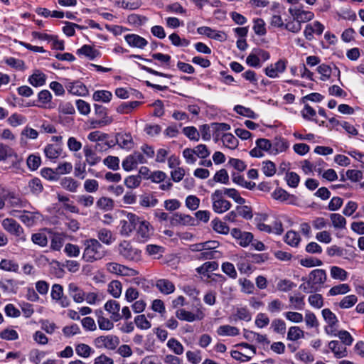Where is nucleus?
I'll use <instances>...</instances> for the list:
<instances>
[{
    "mask_svg": "<svg viewBox=\"0 0 364 364\" xmlns=\"http://www.w3.org/2000/svg\"><path fill=\"white\" fill-rule=\"evenodd\" d=\"M330 218L332 222V225L335 228L343 229L346 227V218L338 213H331Z\"/></svg>",
    "mask_w": 364,
    "mask_h": 364,
    "instance_id": "58836bf2",
    "label": "nucleus"
},
{
    "mask_svg": "<svg viewBox=\"0 0 364 364\" xmlns=\"http://www.w3.org/2000/svg\"><path fill=\"white\" fill-rule=\"evenodd\" d=\"M322 316L330 327L335 326L338 323L337 317L329 309H323Z\"/></svg>",
    "mask_w": 364,
    "mask_h": 364,
    "instance_id": "49530a36",
    "label": "nucleus"
},
{
    "mask_svg": "<svg viewBox=\"0 0 364 364\" xmlns=\"http://www.w3.org/2000/svg\"><path fill=\"white\" fill-rule=\"evenodd\" d=\"M64 252L68 257H77L80 255V250L77 245L67 243L65 246Z\"/></svg>",
    "mask_w": 364,
    "mask_h": 364,
    "instance_id": "13d9d810",
    "label": "nucleus"
},
{
    "mask_svg": "<svg viewBox=\"0 0 364 364\" xmlns=\"http://www.w3.org/2000/svg\"><path fill=\"white\" fill-rule=\"evenodd\" d=\"M0 338L6 341H15L18 338V334L16 330L7 328L0 332Z\"/></svg>",
    "mask_w": 364,
    "mask_h": 364,
    "instance_id": "3c124183",
    "label": "nucleus"
},
{
    "mask_svg": "<svg viewBox=\"0 0 364 364\" xmlns=\"http://www.w3.org/2000/svg\"><path fill=\"white\" fill-rule=\"evenodd\" d=\"M112 97V92L107 90L95 91L92 96V98L95 101H101L105 103L110 102Z\"/></svg>",
    "mask_w": 364,
    "mask_h": 364,
    "instance_id": "ea45409f",
    "label": "nucleus"
},
{
    "mask_svg": "<svg viewBox=\"0 0 364 364\" xmlns=\"http://www.w3.org/2000/svg\"><path fill=\"white\" fill-rule=\"evenodd\" d=\"M350 291V286L348 284H340L338 285L333 286L328 291V295L336 296L343 295L348 293Z\"/></svg>",
    "mask_w": 364,
    "mask_h": 364,
    "instance_id": "e433bc0d",
    "label": "nucleus"
},
{
    "mask_svg": "<svg viewBox=\"0 0 364 364\" xmlns=\"http://www.w3.org/2000/svg\"><path fill=\"white\" fill-rule=\"evenodd\" d=\"M116 143L124 149H131L133 147L134 141L131 134L127 133H117L115 136Z\"/></svg>",
    "mask_w": 364,
    "mask_h": 364,
    "instance_id": "a211bd4d",
    "label": "nucleus"
},
{
    "mask_svg": "<svg viewBox=\"0 0 364 364\" xmlns=\"http://www.w3.org/2000/svg\"><path fill=\"white\" fill-rule=\"evenodd\" d=\"M77 54L85 55L90 60H93L98 56L99 52L91 46L84 45L77 50Z\"/></svg>",
    "mask_w": 364,
    "mask_h": 364,
    "instance_id": "7c9ffc66",
    "label": "nucleus"
},
{
    "mask_svg": "<svg viewBox=\"0 0 364 364\" xmlns=\"http://www.w3.org/2000/svg\"><path fill=\"white\" fill-rule=\"evenodd\" d=\"M326 279L327 276L324 269H314L309 274L306 282L301 284L300 288L306 292H312L316 289L317 286L324 284Z\"/></svg>",
    "mask_w": 364,
    "mask_h": 364,
    "instance_id": "f03ea898",
    "label": "nucleus"
},
{
    "mask_svg": "<svg viewBox=\"0 0 364 364\" xmlns=\"http://www.w3.org/2000/svg\"><path fill=\"white\" fill-rule=\"evenodd\" d=\"M218 268V264L216 262H206L196 268V272L200 274L205 275L208 272L216 270Z\"/></svg>",
    "mask_w": 364,
    "mask_h": 364,
    "instance_id": "c03bdc74",
    "label": "nucleus"
},
{
    "mask_svg": "<svg viewBox=\"0 0 364 364\" xmlns=\"http://www.w3.org/2000/svg\"><path fill=\"white\" fill-rule=\"evenodd\" d=\"M253 30L258 36H264L266 34L267 31L265 28V23L262 18H256L254 20Z\"/></svg>",
    "mask_w": 364,
    "mask_h": 364,
    "instance_id": "052dcab7",
    "label": "nucleus"
},
{
    "mask_svg": "<svg viewBox=\"0 0 364 364\" xmlns=\"http://www.w3.org/2000/svg\"><path fill=\"white\" fill-rule=\"evenodd\" d=\"M105 309L111 314L110 318L113 321H118L122 318V315L119 314L120 305L118 301L115 300L107 301L105 304Z\"/></svg>",
    "mask_w": 364,
    "mask_h": 364,
    "instance_id": "dca6fc26",
    "label": "nucleus"
},
{
    "mask_svg": "<svg viewBox=\"0 0 364 364\" xmlns=\"http://www.w3.org/2000/svg\"><path fill=\"white\" fill-rule=\"evenodd\" d=\"M2 227L4 229L11 235L18 237L21 242H26V235L24 233L23 228L21 225L13 218H6L2 221Z\"/></svg>",
    "mask_w": 364,
    "mask_h": 364,
    "instance_id": "20e7f679",
    "label": "nucleus"
},
{
    "mask_svg": "<svg viewBox=\"0 0 364 364\" xmlns=\"http://www.w3.org/2000/svg\"><path fill=\"white\" fill-rule=\"evenodd\" d=\"M358 301L355 295L351 294L344 296L339 303L341 309H348L354 306Z\"/></svg>",
    "mask_w": 364,
    "mask_h": 364,
    "instance_id": "8fccbe9b",
    "label": "nucleus"
},
{
    "mask_svg": "<svg viewBox=\"0 0 364 364\" xmlns=\"http://www.w3.org/2000/svg\"><path fill=\"white\" fill-rule=\"evenodd\" d=\"M141 104L139 101L123 102L117 108V112L120 114H127Z\"/></svg>",
    "mask_w": 364,
    "mask_h": 364,
    "instance_id": "c9c22d12",
    "label": "nucleus"
},
{
    "mask_svg": "<svg viewBox=\"0 0 364 364\" xmlns=\"http://www.w3.org/2000/svg\"><path fill=\"white\" fill-rule=\"evenodd\" d=\"M300 241V235L298 232L293 230L288 231L284 236V242L287 245L294 247H297L299 245Z\"/></svg>",
    "mask_w": 364,
    "mask_h": 364,
    "instance_id": "cd10ccee",
    "label": "nucleus"
},
{
    "mask_svg": "<svg viewBox=\"0 0 364 364\" xmlns=\"http://www.w3.org/2000/svg\"><path fill=\"white\" fill-rule=\"evenodd\" d=\"M272 147L271 154L277 155L279 153L285 151L288 149L289 144L284 139L275 137L272 141Z\"/></svg>",
    "mask_w": 364,
    "mask_h": 364,
    "instance_id": "6ab92c4d",
    "label": "nucleus"
},
{
    "mask_svg": "<svg viewBox=\"0 0 364 364\" xmlns=\"http://www.w3.org/2000/svg\"><path fill=\"white\" fill-rule=\"evenodd\" d=\"M222 271L227 274L230 278L235 279L237 277V271L235 268V266L229 262H225L222 264L221 266Z\"/></svg>",
    "mask_w": 364,
    "mask_h": 364,
    "instance_id": "09e8293b",
    "label": "nucleus"
},
{
    "mask_svg": "<svg viewBox=\"0 0 364 364\" xmlns=\"http://www.w3.org/2000/svg\"><path fill=\"white\" fill-rule=\"evenodd\" d=\"M158 203V200L151 196L144 195L140 198L139 203L145 208L154 207Z\"/></svg>",
    "mask_w": 364,
    "mask_h": 364,
    "instance_id": "0e129e2a",
    "label": "nucleus"
},
{
    "mask_svg": "<svg viewBox=\"0 0 364 364\" xmlns=\"http://www.w3.org/2000/svg\"><path fill=\"white\" fill-rule=\"evenodd\" d=\"M213 210L218 214H222L231 208L230 201L224 199L220 190H215L211 195Z\"/></svg>",
    "mask_w": 364,
    "mask_h": 364,
    "instance_id": "39448f33",
    "label": "nucleus"
},
{
    "mask_svg": "<svg viewBox=\"0 0 364 364\" xmlns=\"http://www.w3.org/2000/svg\"><path fill=\"white\" fill-rule=\"evenodd\" d=\"M186 358L191 364H198L202 360L201 352L198 350L195 351L188 350L186 352Z\"/></svg>",
    "mask_w": 364,
    "mask_h": 364,
    "instance_id": "774afa93",
    "label": "nucleus"
},
{
    "mask_svg": "<svg viewBox=\"0 0 364 364\" xmlns=\"http://www.w3.org/2000/svg\"><path fill=\"white\" fill-rule=\"evenodd\" d=\"M62 149L58 145L48 144L44 149V153L50 159H55L61 154Z\"/></svg>",
    "mask_w": 364,
    "mask_h": 364,
    "instance_id": "bb28decb",
    "label": "nucleus"
},
{
    "mask_svg": "<svg viewBox=\"0 0 364 364\" xmlns=\"http://www.w3.org/2000/svg\"><path fill=\"white\" fill-rule=\"evenodd\" d=\"M75 352L77 355L86 358L90 356L93 350L87 344L80 343L75 346Z\"/></svg>",
    "mask_w": 364,
    "mask_h": 364,
    "instance_id": "79ce46f5",
    "label": "nucleus"
},
{
    "mask_svg": "<svg viewBox=\"0 0 364 364\" xmlns=\"http://www.w3.org/2000/svg\"><path fill=\"white\" fill-rule=\"evenodd\" d=\"M137 232L138 238L141 241H146L152 235V228L150 223L144 220H141L139 217V223H136V228L135 229Z\"/></svg>",
    "mask_w": 364,
    "mask_h": 364,
    "instance_id": "ddd939ff",
    "label": "nucleus"
},
{
    "mask_svg": "<svg viewBox=\"0 0 364 364\" xmlns=\"http://www.w3.org/2000/svg\"><path fill=\"white\" fill-rule=\"evenodd\" d=\"M240 333L239 329L237 327L232 326L230 325H223L218 327L217 329V333L219 336H235L238 335Z\"/></svg>",
    "mask_w": 364,
    "mask_h": 364,
    "instance_id": "c756f323",
    "label": "nucleus"
},
{
    "mask_svg": "<svg viewBox=\"0 0 364 364\" xmlns=\"http://www.w3.org/2000/svg\"><path fill=\"white\" fill-rule=\"evenodd\" d=\"M64 239L60 234H54L50 242V248L54 251H59L63 247Z\"/></svg>",
    "mask_w": 364,
    "mask_h": 364,
    "instance_id": "680f3d73",
    "label": "nucleus"
},
{
    "mask_svg": "<svg viewBox=\"0 0 364 364\" xmlns=\"http://www.w3.org/2000/svg\"><path fill=\"white\" fill-rule=\"evenodd\" d=\"M330 274L333 279L341 281H345L348 277V272L345 269L337 266H333L331 267Z\"/></svg>",
    "mask_w": 364,
    "mask_h": 364,
    "instance_id": "72a5a7b5",
    "label": "nucleus"
},
{
    "mask_svg": "<svg viewBox=\"0 0 364 364\" xmlns=\"http://www.w3.org/2000/svg\"><path fill=\"white\" fill-rule=\"evenodd\" d=\"M68 91L75 95L85 96L88 94L87 87L80 81L69 82L65 85Z\"/></svg>",
    "mask_w": 364,
    "mask_h": 364,
    "instance_id": "2eb2a0df",
    "label": "nucleus"
},
{
    "mask_svg": "<svg viewBox=\"0 0 364 364\" xmlns=\"http://www.w3.org/2000/svg\"><path fill=\"white\" fill-rule=\"evenodd\" d=\"M183 133L191 140L198 141L200 134L194 127H186L183 129Z\"/></svg>",
    "mask_w": 364,
    "mask_h": 364,
    "instance_id": "69168bd1",
    "label": "nucleus"
},
{
    "mask_svg": "<svg viewBox=\"0 0 364 364\" xmlns=\"http://www.w3.org/2000/svg\"><path fill=\"white\" fill-rule=\"evenodd\" d=\"M169 39L172 44L178 47H186L189 45L190 42L186 38H181L177 33H172L169 36Z\"/></svg>",
    "mask_w": 364,
    "mask_h": 364,
    "instance_id": "e2e57ef3",
    "label": "nucleus"
},
{
    "mask_svg": "<svg viewBox=\"0 0 364 364\" xmlns=\"http://www.w3.org/2000/svg\"><path fill=\"white\" fill-rule=\"evenodd\" d=\"M119 338L117 336H100L95 338L93 343L97 348L114 350L119 344Z\"/></svg>",
    "mask_w": 364,
    "mask_h": 364,
    "instance_id": "0eeeda50",
    "label": "nucleus"
},
{
    "mask_svg": "<svg viewBox=\"0 0 364 364\" xmlns=\"http://www.w3.org/2000/svg\"><path fill=\"white\" fill-rule=\"evenodd\" d=\"M103 163L109 168L114 171L119 168V159L117 156H108L103 160Z\"/></svg>",
    "mask_w": 364,
    "mask_h": 364,
    "instance_id": "6e6d98bb",
    "label": "nucleus"
},
{
    "mask_svg": "<svg viewBox=\"0 0 364 364\" xmlns=\"http://www.w3.org/2000/svg\"><path fill=\"white\" fill-rule=\"evenodd\" d=\"M97 239L99 242H102L106 245H112L115 240V237L113 235L111 230L106 228H102L97 231Z\"/></svg>",
    "mask_w": 364,
    "mask_h": 364,
    "instance_id": "412c9836",
    "label": "nucleus"
},
{
    "mask_svg": "<svg viewBox=\"0 0 364 364\" xmlns=\"http://www.w3.org/2000/svg\"><path fill=\"white\" fill-rule=\"evenodd\" d=\"M211 223L213 230L218 233L228 234L230 230L229 227L218 218L213 220Z\"/></svg>",
    "mask_w": 364,
    "mask_h": 364,
    "instance_id": "de8ad7c7",
    "label": "nucleus"
},
{
    "mask_svg": "<svg viewBox=\"0 0 364 364\" xmlns=\"http://www.w3.org/2000/svg\"><path fill=\"white\" fill-rule=\"evenodd\" d=\"M28 186L30 189V191L33 194L36 196L40 194L43 190L42 183L41 180L38 178H34L29 181Z\"/></svg>",
    "mask_w": 364,
    "mask_h": 364,
    "instance_id": "a19ab883",
    "label": "nucleus"
},
{
    "mask_svg": "<svg viewBox=\"0 0 364 364\" xmlns=\"http://www.w3.org/2000/svg\"><path fill=\"white\" fill-rule=\"evenodd\" d=\"M108 291L114 298H119L122 294V284L117 280L112 281L108 285Z\"/></svg>",
    "mask_w": 364,
    "mask_h": 364,
    "instance_id": "a18cd8bd",
    "label": "nucleus"
},
{
    "mask_svg": "<svg viewBox=\"0 0 364 364\" xmlns=\"http://www.w3.org/2000/svg\"><path fill=\"white\" fill-rule=\"evenodd\" d=\"M83 152L85 157V161L90 166H95L100 161V157L98 156L95 151L89 146H84Z\"/></svg>",
    "mask_w": 364,
    "mask_h": 364,
    "instance_id": "b1692460",
    "label": "nucleus"
},
{
    "mask_svg": "<svg viewBox=\"0 0 364 364\" xmlns=\"http://www.w3.org/2000/svg\"><path fill=\"white\" fill-rule=\"evenodd\" d=\"M141 178L139 175L129 176L124 179V184L128 188H136L141 184Z\"/></svg>",
    "mask_w": 364,
    "mask_h": 364,
    "instance_id": "603ef678",
    "label": "nucleus"
},
{
    "mask_svg": "<svg viewBox=\"0 0 364 364\" xmlns=\"http://www.w3.org/2000/svg\"><path fill=\"white\" fill-rule=\"evenodd\" d=\"M220 191L223 196L225 195L228 196L240 205H243L245 203V200L240 196L239 192L235 188H225L220 190Z\"/></svg>",
    "mask_w": 364,
    "mask_h": 364,
    "instance_id": "a878e982",
    "label": "nucleus"
},
{
    "mask_svg": "<svg viewBox=\"0 0 364 364\" xmlns=\"http://www.w3.org/2000/svg\"><path fill=\"white\" fill-rule=\"evenodd\" d=\"M18 212V210H14L11 214L13 216L18 217L16 213ZM18 218L26 226L31 227L35 225L38 222L41 221L43 220V215L38 211L31 212L23 210L22 214L18 215Z\"/></svg>",
    "mask_w": 364,
    "mask_h": 364,
    "instance_id": "423d86ee",
    "label": "nucleus"
},
{
    "mask_svg": "<svg viewBox=\"0 0 364 364\" xmlns=\"http://www.w3.org/2000/svg\"><path fill=\"white\" fill-rule=\"evenodd\" d=\"M194 222L195 219L193 217L181 213H174L170 218V223L172 226L192 225Z\"/></svg>",
    "mask_w": 364,
    "mask_h": 364,
    "instance_id": "4468645a",
    "label": "nucleus"
},
{
    "mask_svg": "<svg viewBox=\"0 0 364 364\" xmlns=\"http://www.w3.org/2000/svg\"><path fill=\"white\" fill-rule=\"evenodd\" d=\"M287 65V60L286 59H280L275 63L267 66L264 69V73L271 78L277 77L279 73H282L285 71Z\"/></svg>",
    "mask_w": 364,
    "mask_h": 364,
    "instance_id": "9b49d317",
    "label": "nucleus"
},
{
    "mask_svg": "<svg viewBox=\"0 0 364 364\" xmlns=\"http://www.w3.org/2000/svg\"><path fill=\"white\" fill-rule=\"evenodd\" d=\"M126 42L132 47L143 49L148 44L147 41L136 34H127L124 36Z\"/></svg>",
    "mask_w": 364,
    "mask_h": 364,
    "instance_id": "f3484780",
    "label": "nucleus"
},
{
    "mask_svg": "<svg viewBox=\"0 0 364 364\" xmlns=\"http://www.w3.org/2000/svg\"><path fill=\"white\" fill-rule=\"evenodd\" d=\"M134 323L139 328L142 330H147L151 326V323L146 319L144 314L136 316Z\"/></svg>",
    "mask_w": 364,
    "mask_h": 364,
    "instance_id": "bf43d9fd",
    "label": "nucleus"
},
{
    "mask_svg": "<svg viewBox=\"0 0 364 364\" xmlns=\"http://www.w3.org/2000/svg\"><path fill=\"white\" fill-rule=\"evenodd\" d=\"M304 337V332L299 326H291L287 333V339L295 341Z\"/></svg>",
    "mask_w": 364,
    "mask_h": 364,
    "instance_id": "4c0bfd02",
    "label": "nucleus"
},
{
    "mask_svg": "<svg viewBox=\"0 0 364 364\" xmlns=\"http://www.w3.org/2000/svg\"><path fill=\"white\" fill-rule=\"evenodd\" d=\"M82 259L86 262L92 263L104 258L107 255L103 245L95 238H88L82 240Z\"/></svg>",
    "mask_w": 364,
    "mask_h": 364,
    "instance_id": "f257e3e1",
    "label": "nucleus"
},
{
    "mask_svg": "<svg viewBox=\"0 0 364 364\" xmlns=\"http://www.w3.org/2000/svg\"><path fill=\"white\" fill-rule=\"evenodd\" d=\"M31 240L34 244L38 245L42 247H46L48 242L46 235L42 232L33 234L31 236Z\"/></svg>",
    "mask_w": 364,
    "mask_h": 364,
    "instance_id": "4d7b16f0",
    "label": "nucleus"
},
{
    "mask_svg": "<svg viewBox=\"0 0 364 364\" xmlns=\"http://www.w3.org/2000/svg\"><path fill=\"white\" fill-rule=\"evenodd\" d=\"M328 347L338 358H343L347 355L346 346L338 341H331L328 343Z\"/></svg>",
    "mask_w": 364,
    "mask_h": 364,
    "instance_id": "4be33fe9",
    "label": "nucleus"
},
{
    "mask_svg": "<svg viewBox=\"0 0 364 364\" xmlns=\"http://www.w3.org/2000/svg\"><path fill=\"white\" fill-rule=\"evenodd\" d=\"M221 140L223 145L228 149H235L238 146L237 139L230 133L224 134L221 137Z\"/></svg>",
    "mask_w": 364,
    "mask_h": 364,
    "instance_id": "c85d7f7f",
    "label": "nucleus"
},
{
    "mask_svg": "<svg viewBox=\"0 0 364 364\" xmlns=\"http://www.w3.org/2000/svg\"><path fill=\"white\" fill-rule=\"evenodd\" d=\"M176 317L182 321H186L188 322H192L196 320L197 316L191 311H188L183 309H181L176 311Z\"/></svg>",
    "mask_w": 364,
    "mask_h": 364,
    "instance_id": "37998d69",
    "label": "nucleus"
},
{
    "mask_svg": "<svg viewBox=\"0 0 364 364\" xmlns=\"http://www.w3.org/2000/svg\"><path fill=\"white\" fill-rule=\"evenodd\" d=\"M289 14L293 16L294 21L299 23L308 22L312 20L314 17L313 12L309 11H304L301 9L290 8L289 9Z\"/></svg>",
    "mask_w": 364,
    "mask_h": 364,
    "instance_id": "f8f14e48",
    "label": "nucleus"
},
{
    "mask_svg": "<svg viewBox=\"0 0 364 364\" xmlns=\"http://www.w3.org/2000/svg\"><path fill=\"white\" fill-rule=\"evenodd\" d=\"M70 296L73 297L74 301L80 303L84 300V293L75 284H70L68 286Z\"/></svg>",
    "mask_w": 364,
    "mask_h": 364,
    "instance_id": "2f4dec72",
    "label": "nucleus"
},
{
    "mask_svg": "<svg viewBox=\"0 0 364 364\" xmlns=\"http://www.w3.org/2000/svg\"><path fill=\"white\" fill-rule=\"evenodd\" d=\"M46 80V75L39 71L35 72L30 76L28 81L34 87H40L45 84Z\"/></svg>",
    "mask_w": 364,
    "mask_h": 364,
    "instance_id": "473e14b6",
    "label": "nucleus"
},
{
    "mask_svg": "<svg viewBox=\"0 0 364 364\" xmlns=\"http://www.w3.org/2000/svg\"><path fill=\"white\" fill-rule=\"evenodd\" d=\"M4 199L14 208H25L27 205V201L22 200L14 192H8L4 196Z\"/></svg>",
    "mask_w": 364,
    "mask_h": 364,
    "instance_id": "aec40b11",
    "label": "nucleus"
},
{
    "mask_svg": "<svg viewBox=\"0 0 364 364\" xmlns=\"http://www.w3.org/2000/svg\"><path fill=\"white\" fill-rule=\"evenodd\" d=\"M107 270L112 274L121 276L133 277L138 274V272L117 262H109L106 264Z\"/></svg>",
    "mask_w": 364,
    "mask_h": 364,
    "instance_id": "1a4fd4ad",
    "label": "nucleus"
},
{
    "mask_svg": "<svg viewBox=\"0 0 364 364\" xmlns=\"http://www.w3.org/2000/svg\"><path fill=\"white\" fill-rule=\"evenodd\" d=\"M146 158L141 152L134 151L123 160L122 166L126 171H130L136 168L138 164H146Z\"/></svg>",
    "mask_w": 364,
    "mask_h": 364,
    "instance_id": "6e6552de",
    "label": "nucleus"
},
{
    "mask_svg": "<svg viewBox=\"0 0 364 364\" xmlns=\"http://www.w3.org/2000/svg\"><path fill=\"white\" fill-rule=\"evenodd\" d=\"M157 289L164 294H169L174 291L175 286L171 281L166 279H161L156 281Z\"/></svg>",
    "mask_w": 364,
    "mask_h": 364,
    "instance_id": "5701e85b",
    "label": "nucleus"
},
{
    "mask_svg": "<svg viewBox=\"0 0 364 364\" xmlns=\"http://www.w3.org/2000/svg\"><path fill=\"white\" fill-rule=\"evenodd\" d=\"M271 327L273 331L279 334H284L286 331V323L280 318H275L272 321Z\"/></svg>",
    "mask_w": 364,
    "mask_h": 364,
    "instance_id": "864d4df0",
    "label": "nucleus"
},
{
    "mask_svg": "<svg viewBox=\"0 0 364 364\" xmlns=\"http://www.w3.org/2000/svg\"><path fill=\"white\" fill-rule=\"evenodd\" d=\"M167 347L173 351L176 355H182L184 351L183 345L176 338H170L167 343Z\"/></svg>",
    "mask_w": 364,
    "mask_h": 364,
    "instance_id": "f704fd0d",
    "label": "nucleus"
},
{
    "mask_svg": "<svg viewBox=\"0 0 364 364\" xmlns=\"http://www.w3.org/2000/svg\"><path fill=\"white\" fill-rule=\"evenodd\" d=\"M234 110L237 114L248 118L256 119L257 117V115L251 109L245 107L242 105H236Z\"/></svg>",
    "mask_w": 364,
    "mask_h": 364,
    "instance_id": "5fc2aeb1",
    "label": "nucleus"
},
{
    "mask_svg": "<svg viewBox=\"0 0 364 364\" xmlns=\"http://www.w3.org/2000/svg\"><path fill=\"white\" fill-rule=\"evenodd\" d=\"M119 254L129 261H139L141 259V251L134 247L129 242L124 240L119 245Z\"/></svg>",
    "mask_w": 364,
    "mask_h": 364,
    "instance_id": "7ed1b4c3",
    "label": "nucleus"
},
{
    "mask_svg": "<svg viewBox=\"0 0 364 364\" xmlns=\"http://www.w3.org/2000/svg\"><path fill=\"white\" fill-rule=\"evenodd\" d=\"M139 223V217L133 213H129L126 219L120 221V233L122 235L128 236L136 228V223Z\"/></svg>",
    "mask_w": 364,
    "mask_h": 364,
    "instance_id": "9d476101",
    "label": "nucleus"
},
{
    "mask_svg": "<svg viewBox=\"0 0 364 364\" xmlns=\"http://www.w3.org/2000/svg\"><path fill=\"white\" fill-rule=\"evenodd\" d=\"M60 184L62 188L72 193H75L80 186V183L72 177L63 178Z\"/></svg>",
    "mask_w": 364,
    "mask_h": 364,
    "instance_id": "393cba45",
    "label": "nucleus"
},
{
    "mask_svg": "<svg viewBox=\"0 0 364 364\" xmlns=\"http://www.w3.org/2000/svg\"><path fill=\"white\" fill-rule=\"evenodd\" d=\"M262 171L264 174L268 177L274 176L276 173V166L274 163L271 161H264Z\"/></svg>",
    "mask_w": 364,
    "mask_h": 364,
    "instance_id": "338daca9",
    "label": "nucleus"
}]
</instances>
